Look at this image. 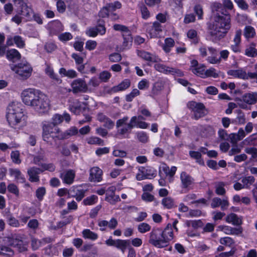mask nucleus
<instances>
[{
  "instance_id": "1",
  "label": "nucleus",
  "mask_w": 257,
  "mask_h": 257,
  "mask_svg": "<svg viewBox=\"0 0 257 257\" xmlns=\"http://www.w3.org/2000/svg\"><path fill=\"white\" fill-rule=\"evenodd\" d=\"M230 17L228 14L217 13L212 23L207 24L209 35L216 40L224 38L230 29Z\"/></svg>"
},
{
  "instance_id": "2",
  "label": "nucleus",
  "mask_w": 257,
  "mask_h": 257,
  "mask_svg": "<svg viewBox=\"0 0 257 257\" xmlns=\"http://www.w3.org/2000/svg\"><path fill=\"white\" fill-rule=\"evenodd\" d=\"M174 238V233L171 225H167L162 230L154 228L149 233V243L157 248H163L168 246L170 241Z\"/></svg>"
},
{
  "instance_id": "3",
  "label": "nucleus",
  "mask_w": 257,
  "mask_h": 257,
  "mask_svg": "<svg viewBox=\"0 0 257 257\" xmlns=\"http://www.w3.org/2000/svg\"><path fill=\"white\" fill-rule=\"evenodd\" d=\"M21 106L19 103L13 102L8 108L7 121L9 125L15 129H20L26 124V116Z\"/></svg>"
},
{
  "instance_id": "4",
  "label": "nucleus",
  "mask_w": 257,
  "mask_h": 257,
  "mask_svg": "<svg viewBox=\"0 0 257 257\" xmlns=\"http://www.w3.org/2000/svg\"><path fill=\"white\" fill-rule=\"evenodd\" d=\"M42 138L44 141L52 145V141L57 136L60 135L61 131L57 126L53 125L51 122L45 121L42 122Z\"/></svg>"
},
{
  "instance_id": "5",
  "label": "nucleus",
  "mask_w": 257,
  "mask_h": 257,
  "mask_svg": "<svg viewBox=\"0 0 257 257\" xmlns=\"http://www.w3.org/2000/svg\"><path fill=\"white\" fill-rule=\"evenodd\" d=\"M136 116L131 117L129 120V117L125 116L118 119L116 122V127L118 129L117 133L120 135H124L130 133L134 127V123L136 122Z\"/></svg>"
},
{
  "instance_id": "6",
  "label": "nucleus",
  "mask_w": 257,
  "mask_h": 257,
  "mask_svg": "<svg viewBox=\"0 0 257 257\" xmlns=\"http://www.w3.org/2000/svg\"><path fill=\"white\" fill-rule=\"evenodd\" d=\"M11 69L18 75L21 79H27L31 75L33 68L28 63H20L17 65H12Z\"/></svg>"
},
{
  "instance_id": "7",
  "label": "nucleus",
  "mask_w": 257,
  "mask_h": 257,
  "mask_svg": "<svg viewBox=\"0 0 257 257\" xmlns=\"http://www.w3.org/2000/svg\"><path fill=\"white\" fill-rule=\"evenodd\" d=\"M237 105L242 109H248L249 105L257 102V92H249L244 94L241 98L236 99Z\"/></svg>"
},
{
  "instance_id": "8",
  "label": "nucleus",
  "mask_w": 257,
  "mask_h": 257,
  "mask_svg": "<svg viewBox=\"0 0 257 257\" xmlns=\"http://www.w3.org/2000/svg\"><path fill=\"white\" fill-rule=\"evenodd\" d=\"M32 107L39 113L47 111L50 107V100L48 96L40 92L33 103Z\"/></svg>"
},
{
  "instance_id": "9",
  "label": "nucleus",
  "mask_w": 257,
  "mask_h": 257,
  "mask_svg": "<svg viewBox=\"0 0 257 257\" xmlns=\"http://www.w3.org/2000/svg\"><path fill=\"white\" fill-rule=\"evenodd\" d=\"M40 92L38 90L32 88L24 90L21 94L23 102L26 105L32 107Z\"/></svg>"
},
{
  "instance_id": "10",
  "label": "nucleus",
  "mask_w": 257,
  "mask_h": 257,
  "mask_svg": "<svg viewBox=\"0 0 257 257\" xmlns=\"http://www.w3.org/2000/svg\"><path fill=\"white\" fill-rule=\"evenodd\" d=\"M40 92L38 90L32 88L24 90L21 94L23 102L26 105L32 107Z\"/></svg>"
},
{
  "instance_id": "11",
  "label": "nucleus",
  "mask_w": 257,
  "mask_h": 257,
  "mask_svg": "<svg viewBox=\"0 0 257 257\" xmlns=\"http://www.w3.org/2000/svg\"><path fill=\"white\" fill-rule=\"evenodd\" d=\"M187 107L194 112V118L195 119L204 116L207 113L205 107L202 103L191 101L187 103Z\"/></svg>"
},
{
  "instance_id": "12",
  "label": "nucleus",
  "mask_w": 257,
  "mask_h": 257,
  "mask_svg": "<svg viewBox=\"0 0 257 257\" xmlns=\"http://www.w3.org/2000/svg\"><path fill=\"white\" fill-rule=\"evenodd\" d=\"M154 68L157 71L165 74H172L178 77H182L184 75L183 72L181 70L163 64L157 63L154 65Z\"/></svg>"
},
{
  "instance_id": "13",
  "label": "nucleus",
  "mask_w": 257,
  "mask_h": 257,
  "mask_svg": "<svg viewBox=\"0 0 257 257\" xmlns=\"http://www.w3.org/2000/svg\"><path fill=\"white\" fill-rule=\"evenodd\" d=\"M72 92L76 94L80 93H86L88 90V86L86 81L82 78L74 80L71 83Z\"/></svg>"
},
{
  "instance_id": "14",
  "label": "nucleus",
  "mask_w": 257,
  "mask_h": 257,
  "mask_svg": "<svg viewBox=\"0 0 257 257\" xmlns=\"http://www.w3.org/2000/svg\"><path fill=\"white\" fill-rule=\"evenodd\" d=\"M69 110L75 114H79L82 110L83 111L89 110L86 104L85 103L82 104L78 99H70L69 100Z\"/></svg>"
},
{
  "instance_id": "15",
  "label": "nucleus",
  "mask_w": 257,
  "mask_h": 257,
  "mask_svg": "<svg viewBox=\"0 0 257 257\" xmlns=\"http://www.w3.org/2000/svg\"><path fill=\"white\" fill-rule=\"evenodd\" d=\"M180 180L182 188L189 191L193 189L194 185V178L186 172H182L180 174Z\"/></svg>"
},
{
  "instance_id": "16",
  "label": "nucleus",
  "mask_w": 257,
  "mask_h": 257,
  "mask_svg": "<svg viewBox=\"0 0 257 257\" xmlns=\"http://www.w3.org/2000/svg\"><path fill=\"white\" fill-rule=\"evenodd\" d=\"M115 191L116 187L113 186L108 187L106 191L105 200L112 205L120 201L119 196L115 194Z\"/></svg>"
},
{
  "instance_id": "17",
  "label": "nucleus",
  "mask_w": 257,
  "mask_h": 257,
  "mask_svg": "<svg viewBox=\"0 0 257 257\" xmlns=\"http://www.w3.org/2000/svg\"><path fill=\"white\" fill-rule=\"evenodd\" d=\"M137 54L139 57L146 61L155 63L161 61L156 55L144 50H138Z\"/></svg>"
},
{
  "instance_id": "18",
  "label": "nucleus",
  "mask_w": 257,
  "mask_h": 257,
  "mask_svg": "<svg viewBox=\"0 0 257 257\" xmlns=\"http://www.w3.org/2000/svg\"><path fill=\"white\" fill-rule=\"evenodd\" d=\"M102 170L98 167H95L90 169L89 180L90 182H99L102 180Z\"/></svg>"
},
{
  "instance_id": "19",
  "label": "nucleus",
  "mask_w": 257,
  "mask_h": 257,
  "mask_svg": "<svg viewBox=\"0 0 257 257\" xmlns=\"http://www.w3.org/2000/svg\"><path fill=\"white\" fill-rule=\"evenodd\" d=\"M122 37L123 38V41L121 46H117L116 50L118 52H122L124 50L128 49L132 45L133 42V38L130 34H122Z\"/></svg>"
},
{
  "instance_id": "20",
  "label": "nucleus",
  "mask_w": 257,
  "mask_h": 257,
  "mask_svg": "<svg viewBox=\"0 0 257 257\" xmlns=\"http://www.w3.org/2000/svg\"><path fill=\"white\" fill-rule=\"evenodd\" d=\"M177 171V167L173 166L170 168L166 164H162L159 168V174L161 177H163L164 172L166 176L173 177Z\"/></svg>"
},
{
  "instance_id": "21",
  "label": "nucleus",
  "mask_w": 257,
  "mask_h": 257,
  "mask_svg": "<svg viewBox=\"0 0 257 257\" xmlns=\"http://www.w3.org/2000/svg\"><path fill=\"white\" fill-rule=\"evenodd\" d=\"M40 168L33 167L28 169L27 173L29 177V180L32 182H38L39 181V174L41 172Z\"/></svg>"
},
{
  "instance_id": "22",
  "label": "nucleus",
  "mask_w": 257,
  "mask_h": 257,
  "mask_svg": "<svg viewBox=\"0 0 257 257\" xmlns=\"http://www.w3.org/2000/svg\"><path fill=\"white\" fill-rule=\"evenodd\" d=\"M64 30V27L59 21H55L49 25V31L51 35H56Z\"/></svg>"
},
{
  "instance_id": "23",
  "label": "nucleus",
  "mask_w": 257,
  "mask_h": 257,
  "mask_svg": "<svg viewBox=\"0 0 257 257\" xmlns=\"http://www.w3.org/2000/svg\"><path fill=\"white\" fill-rule=\"evenodd\" d=\"M97 119L101 122H103V126L108 129L112 128L114 125V122L102 113L97 114Z\"/></svg>"
},
{
  "instance_id": "24",
  "label": "nucleus",
  "mask_w": 257,
  "mask_h": 257,
  "mask_svg": "<svg viewBox=\"0 0 257 257\" xmlns=\"http://www.w3.org/2000/svg\"><path fill=\"white\" fill-rule=\"evenodd\" d=\"M21 7V10L18 11V15H20L27 19H29L31 16L33 14V11L31 8L28 7V6L22 1V3L17 4Z\"/></svg>"
},
{
  "instance_id": "25",
  "label": "nucleus",
  "mask_w": 257,
  "mask_h": 257,
  "mask_svg": "<svg viewBox=\"0 0 257 257\" xmlns=\"http://www.w3.org/2000/svg\"><path fill=\"white\" fill-rule=\"evenodd\" d=\"M75 177V172L73 170H68L60 176L63 182L69 185L73 183Z\"/></svg>"
},
{
  "instance_id": "26",
  "label": "nucleus",
  "mask_w": 257,
  "mask_h": 257,
  "mask_svg": "<svg viewBox=\"0 0 257 257\" xmlns=\"http://www.w3.org/2000/svg\"><path fill=\"white\" fill-rule=\"evenodd\" d=\"M227 74L235 78L247 80L246 72L242 69L237 70H229L227 72Z\"/></svg>"
},
{
  "instance_id": "27",
  "label": "nucleus",
  "mask_w": 257,
  "mask_h": 257,
  "mask_svg": "<svg viewBox=\"0 0 257 257\" xmlns=\"http://www.w3.org/2000/svg\"><path fill=\"white\" fill-rule=\"evenodd\" d=\"M78 129L75 126H72L67 130L65 133L61 132L60 135L57 136V139L59 140H63L68 139L70 137L74 136L78 134Z\"/></svg>"
},
{
  "instance_id": "28",
  "label": "nucleus",
  "mask_w": 257,
  "mask_h": 257,
  "mask_svg": "<svg viewBox=\"0 0 257 257\" xmlns=\"http://www.w3.org/2000/svg\"><path fill=\"white\" fill-rule=\"evenodd\" d=\"M139 171H142L145 174L146 179H151L155 178L157 175V171L152 167L145 168L141 167Z\"/></svg>"
},
{
  "instance_id": "29",
  "label": "nucleus",
  "mask_w": 257,
  "mask_h": 257,
  "mask_svg": "<svg viewBox=\"0 0 257 257\" xmlns=\"http://www.w3.org/2000/svg\"><path fill=\"white\" fill-rule=\"evenodd\" d=\"M225 221L229 223H231L234 225H240L242 222V219L233 213L227 215L225 218Z\"/></svg>"
},
{
  "instance_id": "30",
  "label": "nucleus",
  "mask_w": 257,
  "mask_h": 257,
  "mask_svg": "<svg viewBox=\"0 0 257 257\" xmlns=\"http://www.w3.org/2000/svg\"><path fill=\"white\" fill-rule=\"evenodd\" d=\"M162 31V26L158 22L153 23L152 28L149 31L151 38L156 37L158 34Z\"/></svg>"
},
{
  "instance_id": "31",
  "label": "nucleus",
  "mask_w": 257,
  "mask_h": 257,
  "mask_svg": "<svg viewBox=\"0 0 257 257\" xmlns=\"http://www.w3.org/2000/svg\"><path fill=\"white\" fill-rule=\"evenodd\" d=\"M7 58L13 62L19 60L21 58V54L16 49H12L7 51L6 54Z\"/></svg>"
},
{
  "instance_id": "32",
  "label": "nucleus",
  "mask_w": 257,
  "mask_h": 257,
  "mask_svg": "<svg viewBox=\"0 0 257 257\" xmlns=\"http://www.w3.org/2000/svg\"><path fill=\"white\" fill-rule=\"evenodd\" d=\"M130 85L131 82L130 80L125 79L117 86L113 87L111 89V91L113 92L122 91L128 88Z\"/></svg>"
},
{
  "instance_id": "33",
  "label": "nucleus",
  "mask_w": 257,
  "mask_h": 257,
  "mask_svg": "<svg viewBox=\"0 0 257 257\" xmlns=\"http://www.w3.org/2000/svg\"><path fill=\"white\" fill-rule=\"evenodd\" d=\"M208 50L210 54L212 56L208 57L207 58V61L210 64H217L220 62V58H217L216 56H214L215 54H216V50L214 48L212 47L208 48Z\"/></svg>"
},
{
  "instance_id": "34",
  "label": "nucleus",
  "mask_w": 257,
  "mask_h": 257,
  "mask_svg": "<svg viewBox=\"0 0 257 257\" xmlns=\"http://www.w3.org/2000/svg\"><path fill=\"white\" fill-rule=\"evenodd\" d=\"M129 245V240L118 239H116L115 247L117 249H120L122 253H124Z\"/></svg>"
},
{
  "instance_id": "35",
  "label": "nucleus",
  "mask_w": 257,
  "mask_h": 257,
  "mask_svg": "<svg viewBox=\"0 0 257 257\" xmlns=\"http://www.w3.org/2000/svg\"><path fill=\"white\" fill-rule=\"evenodd\" d=\"M82 236L85 239L95 240L98 238V234L89 229H85L82 232Z\"/></svg>"
},
{
  "instance_id": "36",
  "label": "nucleus",
  "mask_w": 257,
  "mask_h": 257,
  "mask_svg": "<svg viewBox=\"0 0 257 257\" xmlns=\"http://www.w3.org/2000/svg\"><path fill=\"white\" fill-rule=\"evenodd\" d=\"M59 72L61 75L70 78H76L77 76V72L73 69L66 70L64 68H61Z\"/></svg>"
},
{
  "instance_id": "37",
  "label": "nucleus",
  "mask_w": 257,
  "mask_h": 257,
  "mask_svg": "<svg viewBox=\"0 0 257 257\" xmlns=\"http://www.w3.org/2000/svg\"><path fill=\"white\" fill-rule=\"evenodd\" d=\"M243 35L247 39L253 38L255 36V30L252 27L247 26L244 29Z\"/></svg>"
},
{
  "instance_id": "38",
  "label": "nucleus",
  "mask_w": 257,
  "mask_h": 257,
  "mask_svg": "<svg viewBox=\"0 0 257 257\" xmlns=\"http://www.w3.org/2000/svg\"><path fill=\"white\" fill-rule=\"evenodd\" d=\"M189 155L192 159H195L196 162L199 165H203L204 164V162L203 160L202 159V156L200 152L190 151L189 152Z\"/></svg>"
},
{
  "instance_id": "39",
  "label": "nucleus",
  "mask_w": 257,
  "mask_h": 257,
  "mask_svg": "<svg viewBox=\"0 0 257 257\" xmlns=\"http://www.w3.org/2000/svg\"><path fill=\"white\" fill-rule=\"evenodd\" d=\"M225 186V183L223 182H218L215 183V193L218 195H223L226 193V190L224 188Z\"/></svg>"
},
{
  "instance_id": "40",
  "label": "nucleus",
  "mask_w": 257,
  "mask_h": 257,
  "mask_svg": "<svg viewBox=\"0 0 257 257\" xmlns=\"http://www.w3.org/2000/svg\"><path fill=\"white\" fill-rule=\"evenodd\" d=\"M219 242L220 244L222 245L230 247H233L235 244V241L234 239L231 237L228 236L220 238V239H219Z\"/></svg>"
},
{
  "instance_id": "41",
  "label": "nucleus",
  "mask_w": 257,
  "mask_h": 257,
  "mask_svg": "<svg viewBox=\"0 0 257 257\" xmlns=\"http://www.w3.org/2000/svg\"><path fill=\"white\" fill-rule=\"evenodd\" d=\"M255 45L251 44L245 50V55L248 57H254L257 55V50L255 48Z\"/></svg>"
},
{
  "instance_id": "42",
  "label": "nucleus",
  "mask_w": 257,
  "mask_h": 257,
  "mask_svg": "<svg viewBox=\"0 0 257 257\" xmlns=\"http://www.w3.org/2000/svg\"><path fill=\"white\" fill-rule=\"evenodd\" d=\"M0 255H3L7 257H13L14 251L10 247L5 246H0Z\"/></svg>"
},
{
  "instance_id": "43",
  "label": "nucleus",
  "mask_w": 257,
  "mask_h": 257,
  "mask_svg": "<svg viewBox=\"0 0 257 257\" xmlns=\"http://www.w3.org/2000/svg\"><path fill=\"white\" fill-rule=\"evenodd\" d=\"M205 66L204 65H201L197 66V67L192 68L191 71L194 74H195L202 78H205Z\"/></svg>"
},
{
  "instance_id": "44",
  "label": "nucleus",
  "mask_w": 257,
  "mask_h": 257,
  "mask_svg": "<svg viewBox=\"0 0 257 257\" xmlns=\"http://www.w3.org/2000/svg\"><path fill=\"white\" fill-rule=\"evenodd\" d=\"M71 191H73L74 192V194L72 195V197L75 198L77 201H80L85 196L87 190L78 189L75 190L74 189Z\"/></svg>"
},
{
  "instance_id": "45",
  "label": "nucleus",
  "mask_w": 257,
  "mask_h": 257,
  "mask_svg": "<svg viewBox=\"0 0 257 257\" xmlns=\"http://www.w3.org/2000/svg\"><path fill=\"white\" fill-rule=\"evenodd\" d=\"M46 67L45 70L46 74L52 79L55 80L57 81L60 80L58 78L57 74L54 73V70L51 66L48 64H46Z\"/></svg>"
},
{
  "instance_id": "46",
  "label": "nucleus",
  "mask_w": 257,
  "mask_h": 257,
  "mask_svg": "<svg viewBox=\"0 0 257 257\" xmlns=\"http://www.w3.org/2000/svg\"><path fill=\"white\" fill-rule=\"evenodd\" d=\"M162 204L167 209H171L175 206L174 201L170 197H167L162 200Z\"/></svg>"
},
{
  "instance_id": "47",
  "label": "nucleus",
  "mask_w": 257,
  "mask_h": 257,
  "mask_svg": "<svg viewBox=\"0 0 257 257\" xmlns=\"http://www.w3.org/2000/svg\"><path fill=\"white\" fill-rule=\"evenodd\" d=\"M243 142L246 145L257 146V134L250 135L246 138Z\"/></svg>"
},
{
  "instance_id": "48",
  "label": "nucleus",
  "mask_w": 257,
  "mask_h": 257,
  "mask_svg": "<svg viewBox=\"0 0 257 257\" xmlns=\"http://www.w3.org/2000/svg\"><path fill=\"white\" fill-rule=\"evenodd\" d=\"M98 200V197L95 195L87 197L83 200V204L85 206H90L95 204Z\"/></svg>"
},
{
  "instance_id": "49",
  "label": "nucleus",
  "mask_w": 257,
  "mask_h": 257,
  "mask_svg": "<svg viewBox=\"0 0 257 257\" xmlns=\"http://www.w3.org/2000/svg\"><path fill=\"white\" fill-rule=\"evenodd\" d=\"M86 142L90 145H103L104 142L99 138L96 137H90L86 139Z\"/></svg>"
},
{
  "instance_id": "50",
  "label": "nucleus",
  "mask_w": 257,
  "mask_h": 257,
  "mask_svg": "<svg viewBox=\"0 0 257 257\" xmlns=\"http://www.w3.org/2000/svg\"><path fill=\"white\" fill-rule=\"evenodd\" d=\"M175 42L174 40L171 38H166L165 40V44L163 46V49L166 53L170 51L171 48L174 47Z\"/></svg>"
},
{
  "instance_id": "51",
  "label": "nucleus",
  "mask_w": 257,
  "mask_h": 257,
  "mask_svg": "<svg viewBox=\"0 0 257 257\" xmlns=\"http://www.w3.org/2000/svg\"><path fill=\"white\" fill-rule=\"evenodd\" d=\"M11 158L12 162L16 164H20L21 160L20 159V153L19 151H12L11 153Z\"/></svg>"
},
{
  "instance_id": "52",
  "label": "nucleus",
  "mask_w": 257,
  "mask_h": 257,
  "mask_svg": "<svg viewBox=\"0 0 257 257\" xmlns=\"http://www.w3.org/2000/svg\"><path fill=\"white\" fill-rule=\"evenodd\" d=\"M7 222L8 224L12 227H18L20 225L19 221L12 215H9L7 217Z\"/></svg>"
},
{
  "instance_id": "53",
  "label": "nucleus",
  "mask_w": 257,
  "mask_h": 257,
  "mask_svg": "<svg viewBox=\"0 0 257 257\" xmlns=\"http://www.w3.org/2000/svg\"><path fill=\"white\" fill-rule=\"evenodd\" d=\"M255 181V178L252 176L244 177L242 179L241 182L244 188H248L249 185L252 184Z\"/></svg>"
},
{
  "instance_id": "54",
  "label": "nucleus",
  "mask_w": 257,
  "mask_h": 257,
  "mask_svg": "<svg viewBox=\"0 0 257 257\" xmlns=\"http://www.w3.org/2000/svg\"><path fill=\"white\" fill-rule=\"evenodd\" d=\"M40 169L41 172L45 171H49L50 172H53L55 170V166L53 163H43L41 164Z\"/></svg>"
},
{
  "instance_id": "55",
  "label": "nucleus",
  "mask_w": 257,
  "mask_h": 257,
  "mask_svg": "<svg viewBox=\"0 0 257 257\" xmlns=\"http://www.w3.org/2000/svg\"><path fill=\"white\" fill-rule=\"evenodd\" d=\"M186 224L188 226H192L194 229H197L203 226V223L200 220L187 221Z\"/></svg>"
},
{
  "instance_id": "56",
  "label": "nucleus",
  "mask_w": 257,
  "mask_h": 257,
  "mask_svg": "<svg viewBox=\"0 0 257 257\" xmlns=\"http://www.w3.org/2000/svg\"><path fill=\"white\" fill-rule=\"evenodd\" d=\"M151 229V226L147 223H141L138 226V231L142 233L149 231Z\"/></svg>"
},
{
  "instance_id": "57",
  "label": "nucleus",
  "mask_w": 257,
  "mask_h": 257,
  "mask_svg": "<svg viewBox=\"0 0 257 257\" xmlns=\"http://www.w3.org/2000/svg\"><path fill=\"white\" fill-rule=\"evenodd\" d=\"M113 29L115 31H121L122 34H130L131 32L128 28L120 24H114L113 26Z\"/></svg>"
},
{
  "instance_id": "58",
  "label": "nucleus",
  "mask_w": 257,
  "mask_h": 257,
  "mask_svg": "<svg viewBox=\"0 0 257 257\" xmlns=\"http://www.w3.org/2000/svg\"><path fill=\"white\" fill-rule=\"evenodd\" d=\"M27 226L29 229L36 231L39 228V222L37 219H32L29 220Z\"/></svg>"
},
{
  "instance_id": "59",
  "label": "nucleus",
  "mask_w": 257,
  "mask_h": 257,
  "mask_svg": "<svg viewBox=\"0 0 257 257\" xmlns=\"http://www.w3.org/2000/svg\"><path fill=\"white\" fill-rule=\"evenodd\" d=\"M8 190L11 193L14 194L16 196H19V189L14 183H10L8 186Z\"/></svg>"
},
{
  "instance_id": "60",
  "label": "nucleus",
  "mask_w": 257,
  "mask_h": 257,
  "mask_svg": "<svg viewBox=\"0 0 257 257\" xmlns=\"http://www.w3.org/2000/svg\"><path fill=\"white\" fill-rule=\"evenodd\" d=\"M9 172L10 175L14 176L17 180L23 179L21 171L18 169H10Z\"/></svg>"
},
{
  "instance_id": "61",
  "label": "nucleus",
  "mask_w": 257,
  "mask_h": 257,
  "mask_svg": "<svg viewBox=\"0 0 257 257\" xmlns=\"http://www.w3.org/2000/svg\"><path fill=\"white\" fill-rule=\"evenodd\" d=\"M63 120V116L59 114H55L52 118V122H51L53 125L57 126L60 124Z\"/></svg>"
},
{
  "instance_id": "62",
  "label": "nucleus",
  "mask_w": 257,
  "mask_h": 257,
  "mask_svg": "<svg viewBox=\"0 0 257 257\" xmlns=\"http://www.w3.org/2000/svg\"><path fill=\"white\" fill-rule=\"evenodd\" d=\"M109 12L114 11L116 9H119L121 7V3L118 1H116L113 3L107 4L106 5Z\"/></svg>"
},
{
  "instance_id": "63",
  "label": "nucleus",
  "mask_w": 257,
  "mask_h": 257,
  "mask_svg": "<svg viewBox=\"0 0 257 257\" xmlns=\"http://www.w3.org/2000/svg\"><path fill=\"white\" fill-rule=\"evenodd\" d=\"M140 94V92L138 89H134L130 93L126 95L125 99L127 102H131L134 97L139 95Z\"/></svg>"
},
{
  "instance_id": "64",
  "label": "nucleus",
  "mask_w": 257,
  "mask_h": 257,
  "mask_svg": "<svg viewBox=\"0 0 257 257\" xmlns=\"http://www.w3.org/2000/svg\"><path fill=\"white\" fill-rule=\"evenodd\" d=\"M45 49L48 53H52L57 49V45L53 42H49L45 44Z\"/></svg>"
}]
</instances>
